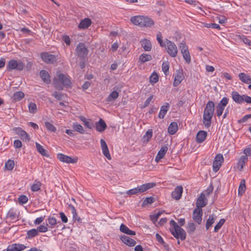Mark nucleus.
I'll return each mask as SVG.
<instances>
[{"label":"nucleus","instance_id":"f257e3e1","mask_svg":"<svg viewBox=\"0 0 251 251\" xmlns=\"http://www.w3.org/2000/svg\"><path fill=\"white\" fill-rule=\"evenodd\" d=\"M214 103L209 101L206 104L203 114V124L206 128L210 127L214 111Z\"/></svg>","mask_w":251,"mask_h":251},{"label":"nucleus","instance_id":"f03ea898","mask_svg":"<svg viewBox=\"0 0 251 251\" xmlns=\"http://www.w3.org/2000/svg\"><path fill=\"white\" fill-rule=\"evenodd\" d=\"M53 84L55 88L59 90H63V86L71 88L72 85L69 76L61 73L58 75V78H54Z\"/></svg>","mask_w":251,"mask_h":251},{"label":"nucleus","instance_id":"7ed1b4c3","mask_svg":"<svg viewBox=\"0 0 251 251\" xmlns=\"http://www.w3.org/2000/svg\"><path fill=\"white\" fill-rule=\"evenodd\" d=\"M170 224L173 227L172 229H170V230L174 236L177 239L179 238L181 240H184L186 236L184 230L178 226L173 220L170 221Z\"/></svg>","mask_w":251,"mask_h":251},{"label":"nucleus","instance_id":"20e7f679","mask_svg":"<svg viewBox=\"0 0 251 251\" xmlns=\"http://www.w3.org/2000/svg\"><path fill=\"white\" fill-rule=\"evenodd\" d=\"M130 21L135 25L142 26H151L153 21L149 17H131Z\"/></svg>","mask_w":251,"mask_h":251},{"label":"nucleus","instance_id":"39448f33","mask_svg":"<svg viewBox=\"0 0 251 251\" xmlns=\"http://www.w3.org/2000/svg\"><path fill=\"white\" fill-rule=\"evenodd\" d=\"M155 185L156 184L154 182L145 183L137 187L128 190L126 191V193L128 195H137L139 193H143L154 187Z\"/></svg>","mask_w":251,"mask_h":251},{"label":"nucleus","instance_id":"423d86ee","mask_svg":"<svg viewBox=\"0 0 251 251\" xmlns=\"http://www.w3.org/2000/svg\"><path fill=\"white\" fill-rule=\"evenodd\" d=\"M25 64L21 60H10L7 63V70L8 71L16 69L19 71L23 70Z\"/></svg>","mask_w":251,"mask_h":251},{"label":"nucleus","instance_id":"0eeeda50","mask_svg":"<svg viewBox=\"0 0 251 251\" xmlns=\"http://www.w3.org/2000/svg\"><path fill=\"white\" fill-rule=\"evenodd\" d=\"M165 42L166 43V49L168 53L171 56L176 57L177 53V49L175 44L168 39L165 40Z\"/></svg>","mask_w":251,"mask_h":251},{"label":"nucleus","instance_id":"6e6552de","mask_svg":"<svg viewBox=\"0 0 251 251\" xmlns=\"http://www.w3.org/2000/svg\"><path fill=\"white\" fill-rule=\"evenodd\" d=\"M183 58L187 63L191 61V56L187 46L184 43H181L179 46Z\"/></svg>","mask_w":251,"mask_h":251},{"label":"nucleus","instance_id":"1a4fd4ad","mask_svg":"<svg viewBox=\"0 0 251 251\" xmlns=\"http://www.w3.org/2000/svg\"><path fill=\"white\" fill-rule=\"evenodd\" d=\"M224 160V159L222 154H218L216 156L213 162V170L214 172H217L220 169Z\"/></svg>","mask_w":251,"mask_h":251},{"label":"nucleus","instance_id":"9d476101","mask_svg":"<svg viewBox=\"0 0 251 251\" xmlns=\"http://www.w3.org/2000/svg\"><path fill=\"white\" fill-rule=\"evenodd\" d=\"M57 158L60 161L66 163L74 164L76 163L78 160V158L77 157L72 158L70 156H67L62 153L58 154Z\"/></svg>","mask_w":251,"mask_h":251},{"label":"nucleus","instance_id":"9b49d317","mask_svg":"<svg viewBox=\"0 0 251 251\" xmlns=\"http://www.w3.org/2000/svg\"><path fill=\"white\" fill-rule=\"evenodd\" d=\"M76 51L77 55L81 58H85L88 53L87 49L85 47L84 44L81 43L77 45Z\"/></svg>","mask_w":251,"mask_h":251},{"label":"nucleus","instance_id":"f8f14e48","mask_svg":"<svg viewBox=\"0 0 251 251\" xmlns=\"http://www.w3.org/2000/svg\"><path fill=\"white\" fill-rule=\"evenodd\" d=\"M41 58L44 61L48 64H52L56 61V57L53 54H49L48 52L42 53Z\"/></svg>","mask_w":251,"mask_h":251},{"label":"nucleus","instance_id":"ddd939ff","mask_svg":"<svg viewBox=\"0 0 251 251\" xmlns=\"http://www.w3.org/2000/svg\"><path fill=\"white\" fill-rule=\"evenodd\" d=\"M202 210L200 207L195 208L193 211V218L194 220L198 224H200L202 221L201 216Z\"/></svg>","mask_w":251,"mask_h":251},{"label":"nucleus","instance_id":"4468645a","mask_svg":"<svg viewBox=\"0 0 251 251\" xmlns=\"http://www.w3.org/2000/svg\"><path fill=\"white\" fill-rule=\"evenodd\" d=\"M26 248L24 244H13L8 246L6 251H22Z\"/></svg>","mask_w":251,"mask_h":251},{"label":"nucleus","instance_id":"2eb2a0df","mask_svg":"<svg viewBox=\"0 0 251 251\" xmlns=\"http://www.w3.org/2000/svg\"><path fill=\"white\" fill-rule=\"evenodd\" d=\"M184 78L182 74V70H178L176 71V74L175 76V80L173 83L174 86H178Z\"/></svg>","mask_w":251,"mask_h":251},{"label":"nucleus","instance_id":"dca6fc26","mask_svg":"<svg viewBox=\"0 0 251 251\" xmlns=\"http://www.w3.org/2000/svg\"><path fill=\"white\" fill-rule=\"evenodd\" d=\"M100 145L102 149V153L103 155L106 157L108 160H110L111 159L109 150L107 147V145L105 142V141L101 139L100 140Z\"/></svg>","mask_w":251,"mask_h":251},{"label":"nucleus","instance_id":"f3484780","mask_svg":"<svg viewBox=\"0 0 251 251\" xmlns=\"http://www.w3.org/2000/svg\"><path fill=\"white\" fill-rule=\"evenodd\" d=\"M183 188L181 186H177L172 193V197L176 200H179L181 197Z\"/></svg>","mask_w":251,"mask_h":251},{"label":"nucleus","instance_id":"a211bd4d","mask_svg":"<svg viewBox=\"0 0 251 251\" xmlns=\"http://www.w3.org/2000/svg\"><path fill=\"white\" fill-rule=\"evenodd\" d=\"M167 151L168 147L167 146L165 145L162 147L155 157V160L156 162H158L161 159H162Z\"/></svg>","mask_w":251,"mask_h":251},{"label":"nucleus","instance_id":"6ab92c4d","mask_svg":"<svg viewBox=\"0 0 251 251\" xmlns=\"http://www.w3.org/2000/svg\"><path fill=\"white\" fill-rule=\"evenodd\" d=\"M120 238L123 243L129 246L133 247L136 244V241L134 240L131 239L127 236L122 235Z\"/></svg>","mask_w":251,"mask_h":251},{"label":"nucleus","instance_id":"aec40b11","mask_svg":"<svg viewBox=\"0 0 251 251\" xmlns=\"http://www.w3.org/2000/svg\"><path fill=\"white\" fill-rule=\"evenodd\" d=\"M205 199V195L202 193L197 199L196 202L197 208L200 207L201 208L206 205L207 203Z\"/></svg>","mask_w":251,"mask_h":251},{"label":"nucleus","instance_id":"412c9836","mask_svg":"<svg viewBox=\"0 0 251 251\" xmlns=\"http://www.w3.org/2000/svg\"><path fill=\"white\" fill-rule=\"evenodd\" d=\"M207 132L206 131L200 130L197 134L196 140L198 143H202L205 140Z\"/></svg>","mask_w":251,"mask_h":251},{"label":"nucleus","instance_id":"4be33fe9","mask_svg":"<svg viewBox=\"0 0 251 251\" xmlns=\"http://www.w3.org/2000/svg\"><path fill=\"white\" fill-rule=\"evenodd\" d=\"M238 76L240 80L243 82L247 84L251 83V77L248 75L241 73L238 75Z\"/></svg>","mask_w":251,"mask_h":251},{"label":"nucleus","instance_id":"5701e85b","mask_svg":"<svg viewBox=\"0 0 251 251\" xmlns=\"http://www.w3.org/2000/svg\"><path fill=\"white\" fill-rule=\"evenodd\" d=\"M107 126L104 121L100 119L99 121L96 124V127L97 130L99 132L103 131L106 128Z\"/></svg>","mask_w":251,"mask_h":251},{"label":"nucleus","instance_id":"b1692460","mask_svg":"<svg viewBox=\"0 0 251 251\" xmlns=\"http://www.w3.org/2000/svg\"><path fill=\"white\" fill-rule=\"evenodd\" d=\"M140 42L142 47L144 48L145 51H149L151 50V42L149 40L147 39H144L143 40H142Z\"/></svg>","mask_w":251,"mask_h":251},{"label":"nucleus","instance_id":"393cba45","mask_svg":"<svg viewBox=\"0 0 251 251\" xmlns=\"http://www.w3.org/2000/svg\"><path fill=\"white\" fill-rule=\"evenodd\" d=\"M232 98L233 100L238 103H241L243 102V95H240L236 91L232 92Z\"/></svg>","mask_w":251,"mask_h":251},{"label":"nucleus","instance_id":"a878e982","mask_svg":"<svg viewBox=\"0 0 251 251\" xmlns=\"http://www.w3.org/2000/svg\"><path fill=\"white\" fill-rule=\"evenodd\" d=\"M169 107L168 103H165L164 105L161 107V109L158 115V117L160 119H163L166 113L167 112Z\"/></svg>","mask_w":251,"mask_h":251},{"label":"nucleus","instance_id":"bb28decb","mask_svg":"<svg viewBox=\"0 0 251 251\" xmlns=\"http://www.w3.org/2000/svg\"><path fill=\"white\" fill-rule=\"evenodd\" d=\"M40 75L42 79L47 84L50 83V80L49 73L46 70H42L40 72Z\"/></svg>","mask_w":251,"mask_h":251},{"label":"nucleus","instance_id":"cd10ccee","mask_svg":"<svg viewBox=\"0 0 251 251\" xmlns=\"http://www.w3.org/2000/svg\"><path fill=\"white\" fill-rule=\"evenodd\" d=\"M91 23L92 22L90 19L85 18L81 21L78 25V27L83 29L87 28L91 25Z\"/></svg>","mask_w":251,"mask_h":251},{"label":"nucleus","instance_id":"c85d7f7f","mask_svg":"<svg viewBox=\"0 0 251 251\" xmlns=\"http://www.w3.org/2000/svg\"><path fill=\"white\" fill-rule=\"evenodd\" d=\"M120 230L124 233L127 235H135V232L129 229L126 225L122 224L120 227Z\"/></svg>","mask_w":251,"mask_h":251},{"label":"nucleus","instance_id":"c756f323","mask_svg":"<svg viewBox=\"0 0 251 251\" xmlns=\"http://www.w3.org/2000/svg\"><path fill=\"white\" fill-rule=\"evenodd\" d=\"M248 157L245 155H242L239 159L237 164V167L240 171H241L245 165L248 161Z\"/></svg>","mask_w":251,"mask_h":251},{"label":"nucleus","instance_id":"7c9ffc66","mask_svg":"<svg viewBox=\"0 0 251 251\" xmlns=\"http://www.w3.org/2000/svg\"><path fill=\"white\" fill-rule=\"evenodd\" d=\"M177 124L176 122H172L168 127V131L171 135L174 134L177 130Z\"/></svg>","mask_w":251,"mask_h":251},{"label":"nucleus","instance_id":"2f4dec72","mask_svg":"<svg viewBox=\"0 0 251 251\" xmlns=\"http://www.w3.org/2000/svg\"><path fill=\"white\" fill-rule=\"evenodd\" d=\"M236 37L238 39L243 41L244 43L248 46H251V41L249 40L247 37L243 35H236Z\"/></svg>","mask_w":251,"mask_h":251},{"label":"nucleus","instance_id":"473e14b6","mask_svg":"<svg viewBox=\"0 0 251 251\" xmlns=\"http://www.w3.org/2000/svg\"><path fill=\"white\" fill-rule=\"evenodd\" d=\"M246 184H245V180L243 179L241 180L239 189H238V195H242L245 192L246 190Z\"/></svg>","mask_w":251,"mask_h":251},{"label":"nucleus","instance_id":"72a5a7b5","mask_svg":"<svg viewBox=\"0 0 251 251\" xmlns=\"http://www.w3.org/2000/svg\"><path fill=\"white\" fill-rule=\"evenodd\" d=\"M25 96V94L22 91L15 92L13 96L12 99L15 101H19L21 100Z\"/></svg>","mask_w":251,"mask_h":251},{"label":"nucleus","instance_id":"f704fd0d","mask_svg":"<svg viewBox=\"0 0 251 251\" xmlns=\"http://www.w3.org/2000/svg\"><path fill=\"white\" fill-rule=\"evenodd\" d=\"M216 217L214 215H210L206 223V229L208 230L209 228L214 223Z\"/></svg>","mask_w":251,"mask_h":251},{"label":"nucleus","instance_id":"c9c22d12","mask_svg":"<svg viewBox=\"0 0 251 251\" xmlns=\"http://www.w3.org/2000/svg\"><path fill=\"white\" fill-rule=\"evenodd\" d=\"M35 144L37 150L40 154L44 156H48L46 150H45L40 144L38 143H36Z\"/></svg>","mask_w":251,"mask_h":251},{"label":"nucleus","instance_id":"e433bc0d","mask_svg":"<svg viewBox=\"0 0 251 251\" xmlns=\"http://www.w3.org/2000/svg\"><path fill=\"white\" fill-rule=\"evenodd\" d=\"M119 96V93L116 91L111 92L106 99L107 101H112L116 99Z\"/></svg>","mask_w":251,"mask_h":251},{"label":"nucleus","instance_id":"4c0bfd02","mask_svg":"<svg viewBox=\"0 0 251 251\" xmlns=\"http://www.w3.org/2000/svg\"><path fill=\"white\" fill-rule=\"evenodd\" d=\"M152 136V131L151 129H149L143 137L144 142H148Z\"/></svg>","mask_w":251,"mask_h":251},{"label":"nucleus","instance_id":"58836bf2","mask_svg":"<svg viewBox=\"0 0 251 251\" xmlns=\"http://www.w3.org/2000/svg\"><path fill=\"white\" fill-rule=\"evenodd\" d=\"M139 59L142 62L144 63L151 60V56L150 54L143 53L140 56Z\"/></svg>","mask_w":251,"mask_h":251},{"label":"nucleus","instance_id":"ea45409f","mask_svg":"<svg viewBox=\"0 0 251 251\" xmlns=\"http://www.w3.org/2000/svg\"><path fill=\"white\" fill-rule=\"evenodd\" d=\"M80 120L83 122L84 125L88 128L91 129L93 127V124L90 123L87 119L83 116L80 117Z\"/></svg>","mask_w":251,"mask_h":251},{"label":"nucleus","instance_id":"a19ab883","mask_svg":"<svg viewBox=\"0 0 251 251\" xmlns=\"http://www.w3.org/2000/svg\"><path fill=\"white\" fill-rule=\"evenodd\" d=\"M74 129L77 132L83 134L85 131L81 125L77 124H74L73 125Z\"/></svg>","mask_w":251,"mask_h":251},{"label":"nucleus","instance_id":"79ce46f5","mask_svg":"<svg viewBox=\"0 0 251 251\" xmlns=\"http://www.w3.org/2000/svg\"><path fill=\"white\" fill-rule=\"evenodd\" d=\"M38 235L37 229H32L27 231V236L28 238H32Z\"/></svg>","mask_w":251,"mask_h":251},{"label":"nucleus","instance_id":"37998d69","mask_svg":"<svg viewBox=\"0 0 251 251\" xmlns=\"http://www.w3.org/2000/svg\"><path fill=\"white\" fill-rule=\"evenodd\" d=\"M69 207L70 208V210H71L73 216V219L75 220H77V221H79L80 219H79V218H77L76 211V209L75 208V207L74 206H73L72 205L70 204L69 205Z\"/></svg>","mask_w":251,"mask_h":251},{"label":"nucleus","instance_id":"c03bdc74","mask_svg":"<svg viewBox=\"0 0 251 251\" xmlns=\"http://www.w3.org/2000/svg\"><path fill=\"white\" fill-rule=\"evenodd\" d=\"M14 161L8 160L5 164V167L7 170L11 171L14 168Z\"/></svg>","mask_w":251,"mask_h":251},{"label":"nucleus","instance_id":"a18cd8bd","mask_svg":"<svg viewBox=\"0 0 251 251\" xmlns=\"http://www.w3.org/2000/svg\"><path fill=\"white\" fill-rule=\"evenodd\" d=\"M158 81V75L157 74L154 72L151 75L150 78V81L151 83H155Z\"/></svg>","mask_w":251,"mask_h":251},{"label":"nucleus","instance_id":"49530a36","mask_svg":"<svg viewBox=\"0 0 251 251\" xmlns=\"http://www.w3.org/2000/svg\"><path fill=\"white\" fill-rule=\"evenodd\" d=\"M29 111L31 113H35L37 111V106L35 103L30 102L28 104Z\"/></svg>","mask_w":251,"mask_h":251},{"label":"nucleus","instance_id":"de8ad7c7","mask_svg":"<svg viewBox=\"0 0 251 251\" xmlns=\"http://www.w3.org/2000/svg\"><path fill=\"white\" fill-rule=\"evenodd\" d=\"M7 217L10 218L11 220H15L17 218L16 212L13 209H10L7 214Z\"/></svg>","mask_w":251,"mask_h":251},{"label":"nucleus","instance_id":"09e8293b","mask_svg":"<svg viewBox=\"0 0 251 251\" xmlns=\"http://www.w3.org/2000/svg\"><path fill=\"white\" fill-rule=\"evenodd\" d=\"M162 212L161 211H159L157 213L154 214L152 215L151 216V220L153 223H155L159 218V217L161 216Z\"/></svg>","mask_w":251,"mask_h":251},{"label":"nucleus","instance_id":"8fccbe9b","mask_svg":"<svg viewBox=\"0 0 251 251\" xmlns=\"http://www.w3.org/2000/svg\"><path fill=\"white\" fill-rule=\"evenodd\" d=\"M45 126L48 130L51 132H55L56 130V127L51 123L48 122H45Z\"/></svg>","mask_w":251,"mask_h":251},{"label":"nucleus","instance_id":"3c124183","mask_svg":"<svg viewBox=\"0 0 251 251\" xmlns=\"http://www.w3.org/2000/svg\"><path fill=\"white\" fill-rule=\"evenodd\" d=\"M225 222V220L224 219H221L219 223L215 226L214 227V231L215 232H217L222 227V226L224 225Z\"/></svg>","mask_w":251,"mask_h":251},{"label":"nucleus","instance_id":"603ef678","mask_svg":"<svg viewBox=\"0 0 251 251\" xmlns=\"http://www.w3.org/2000/svg\"><path fill=\"white\" fill-rule=\"evenodd\" d=\"M225 107H223V106L218 104V105L216 106V114L218 117H219L222 115V113L223 112V111L225 109Z\"/></svg>","mask_w":251,"mask_h":251},{"label":"nucleus","instance_id":"864d4df0","mask_svg":"<svg viewBox=\"0 0 251 251\" xmlns=\"http://www.w3.org/2000/svg\"><path fill=\"white\" fill-rule=\"evenodd\" d=\"M154 199L152 197L146 198L143 202V205H147L148 204H151L154 201Z\"/></svg>","mask_w":251,"mask_h":251},{"label":"nucleus","instance_id":"5fc2aeb1","mask_svg":"<svg viewBox=\"0 0 251 251\" xmlns=\"http://www.w3.org/2000/svg\"><path fill=\"white\" fill-rule=\"evenodd\" d=\"M21 139L25 142H28L30 140V137L28 135V134L25 131H24V133L21 134V135L20 136Z\"/></svg>","mask_w":251,"mask_h":251},{"label":"nucleus","instance_id":"6e6d98bb","mask_svg":"<svg viewBox=\"0 0 251 251\" xmlns=\"http://www.w3.org/2000/svg\"><path fill=\"white\" fill-rule=\"evenodd\" d=\"M162 71L165 73V75H167V72L169 71V64L168 62H163L162 65Z\"/></svg>","mask_w":251,"mask_h":251},{"label":"nucleus","instance_id":"4d7b16f0","mask_svg":"<svg viewBox=\"0 0 251 251\" xmlns=\"http://www.w3.org/2000/svg\"><path fill=\"white\" fill-rule=\"evenodd\" d=\"M41 183L40 182H37L36 183L33 184L31 186V190L33 191H38L40 189Z\"/></svg>","mask_w":251,"mask_h":251},{"label":"nucleus","instance_id":"13d9d810","mask_svg":"<svg viewBox=\"0 0 251 251\" xmlns=\"http://www.w3.org/2000/svg\"><path fill=\"white\" fill-rule=\"evenodd\" d=\"M155 236H156V239L158 242L162 244V245H164L165 248L167 249V248H168V245H165V242H164L163 238L158 233H156L155 235Z\"/></svg>","mask_w":251,"mask_h":251},{"label":"nucleus","instance_id":"bf43d9fd","mask_svg":"<svg viewBox=\"0 0 251 251\" xmlns=\"http://www.w3.org/2000/svg\"><path fill=\"white\" fill-rule=\"evenodd\" d=\"M19 202L21 204H24L27 202L28 201L27 197L25 195H21L18 199Z\"/></svg>","mask_w":251,"mask_h":251},{"label":"nucleus","instance_id":"052dcab7","mask_svg":"<svg viewBox=\"0 0 251 251\" xmlns=\"http://www.w3.org/2000/svg\"><path fill=\"white\" fill-rule=\"evenodd\" d=\"M228 99L226 97H224L222 100L218 103V105H221L223 107H225V106L228 103Z\"/></svg>","mask_w":251,"mask_h":251},{"label":"nucleus","instance_id":"680f3d73","mask_svg":"<svg viewBox=\"0 0 251 251\" xmlns=\"http://www.w3.org/2000/svg\"><path fill=\"white\" fill-rule=\"evenodd\" d=\"M48 221L49 224L50 225L51 227L54 226L57 223L56 220L53 217H49L48 219Z\"/></svg>","mask_w":251,"mask_h":251},{"label":"nucleus","instance_id":"e2e57ef3","mask_svg":"<svg viewBox=\"0 0 251 251\" xmlns=\"http://www.w3.org/2000/svg\"><path fill=\"white\" fill-rule=\"evenodd\" d=\"M196 228L195 226L194 223H190L188 224V232H193L195 231Z\"/></svg>","mask_w":251,"mask_h":251},{"label":"nucleus","instance_id":"0e129e2a","mask_svg":"<svg viewBox=\"0 0 251 251\" xmlns=\"http://www.w3.org/2000/svg\"><path fill=\"white\" fill-rule=\"evenodd\" d=\"M37 229L38 231L40 232H45L48 231L47 226L43 225L40 226Z\"/></svg>","mask_w":251,"mask_h":251},{"label":"nucleus","instance_id":"69168bd1","mask_svg":"<svg viewBox=\"0 0 251 251\" xmlns=\"http://www.w3.org/2000/svg\"><path fill=\"white\" fill-rule=\"evenodd\" d=\"M13 130L14 131L16 134L19 135V136L24 133V131H25L21 127H15L13 129Z\"/></svg>","mask_w":251,"mask_h":251},{"label":"nucleus","instance_id":"338daca9","mask_svg":"<svg viewBox=\"0 0 251 251\" xmlns=\"http://www.w3.org/2000/svg\"><path fill=\"white\" fill-rule=\"evenodd\" d=\"M52 95L58 100H60L62 99V95L60 93H58L56 91H55L53 93H52Z\"/></svg>","mask_w":251,"mask_h":251},{"label":"nucleus","instance_id":"774afa93","mask_svg":"<svg viewBox=\"0 0 251 251\" xmlns=\"http://www.w3.org/2000/svg\"><path fill=\"white\" fill-rule=\"evenodd\" d=\"M59 215H60V217L61 219V220L63 223H66L68 222V218L63 212H60Z\"/></svg>","mask_w":251,"mask_h":251}]
</instances>
